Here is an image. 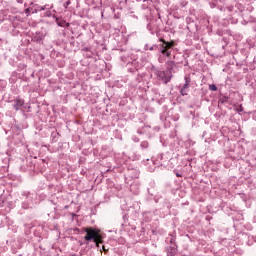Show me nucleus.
I'll list each match as a JSON object with an SVG mask.
<instances>
[{
  "mask_svg": "<svg viewBox=\"0 0 256 256\" xmlns=\"http://www.w3.org/2000/svg\"><path fill=\"white\" fill-rule=\"evenodd\" d=\"M209 89H210V91H217V86L212 84L209 86Z\"/></svg>",
  "mask_w": 256,
  "mask_h": 256,
  "instance_id": "5",
  "label": "nucleus"
},
{
  "mask_svg": "<svg viewBox=\"0 0 256 256\" xmlns=\"http://www.w3.org/2000/svg\"><path fill=\"white\" fill-rule=\"evenodd\" d=\"M187 88V84L184 85V89Z\"/></svg>",
  "mask_w": 256,
  "mask_h": 256,
  "instance_id": "7",
  "label": "nucleus"
},
{
  "mask_svg": "<svg viewBox=\"0 0 256 256\" xmlns=\"http://www.w3.org/2000/svg\"><path fill=\"white\" fill-rule=\"evenodd\" d=\"M173 47V43L162 41V53L163 55H167L169 57V49Z\"/></svg>",
  "mask_w": 256,
  "mask_h": 256,
  "instance_id": "3",
  "label": "nucleus"
},
{
  "mask_svg": "<svg viewBox=\"0 0 256 256\" xmlns=\"http://www.w3.org/2000/svg\"><path fill=\"white\" fill-rule=\"evenodd\" d=\"M158 77L162 79L164 83H169V81L171 80V72L169 70H167L166 72L161 71L158 73Z\"/></svg>",
  "mask_w": 256,
  "mask_h": 256,
  "instance_id": "2",
  "label": "nucleus"
},
{
  "mask_svg": "<svg viewBox=\"0 0 256 256\" xmlns=\"http://www.w3.org/2000/svg\"><path fill=\"white\" fill-rule=\"evenodd\" d=\"M20 107H23V100H17L15 104L16 111L20 109Z\"/></svg>",
  "mask_w": 256,
  "mask_h": 256,
  "instance_id": "4",
  "label": "nucleus"
},
{
  "mask_svg": "<svg viewBox=\"0 0 256 256\" xmlns=\"http://www.w3.org/2000/svg\"><path fill=\"white\" fill-rule=\"evenodd\" d=\"M86 236L84 239L86 241L94 240V243H96V247H99V243H103V237L101 236V231L95 230L93 228H86L85 229Z\"/></svg>",
  "mask_w": 256,
  "mask_h": 256,
  "instance_id": "1",
  "label": "nucleus"
},
{
  "mask_svg": "<svg viewBox=\"0 0 256 256\" xmlns=\"http://www.w3.org/2000/svg\"><path fill=\"white\" fill-rule=\"evenodd\" d=\"M102 249L105 251V246H103Z\"/></svg>",
  "mask_w": 256,
  "mask_h": 256,
  "instance_id": "8",
  "label": "nucleus"
},
{
  "mask_svg": "<svg viewBox=\"0 0 256 256\" xmlns=\"http://www.w3.org/2000/svg\"><path fill=\"white\" fill-rule=\"evenodd\" d=\"M181 93H182V95H187V93H185L184 89L181 90Z\"/></svg>",
  "mask_w": 256,
  "mask_h": 256,
  "instance_id": "6",
  "label": "nucleus"
}]
</instances>
